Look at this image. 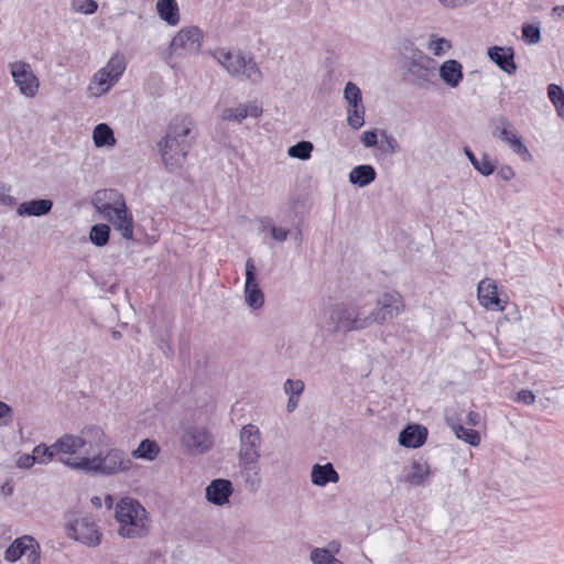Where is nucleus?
Returning <instances> with one entry per match:
<instances>
[{
    "label": "nucleus",
    "mask_w": 564,
    "mask_h": 564,
    "mask_svg": "<svg viewBox=\"0 0 564 564\" xmlns=\"http://www.w3.org/2000/svg\"><path fill=\"white\" fill-rule=\"evenodd\" d=\"M107 436L105 445L91 451L82 449L75 457L63 458V464L73 470L87 474L115 476L126 474L133 467L131 457L120 448L108 447Z\"/></svg>",
    "instance_id": "obj_1"
},
{
    "label": "nucleus",
    "mask_w": 564,
    "mask_h": 564,
    "mask_svg": "<svg viewBox=\"0 0 564 564\" xmlns=\"http://www.w3.org/2000/svg\"><path fill=\"white\" fill-rule=\"evenodd\" d=\"M107 442V434L97 425L85 426L78 435L64 434L51 446L40 444L33 448L36 464L46 465L55 456L63 464V458L75 457L82 449L91 451Z\"/></svg>",
    "instance_id": "obj_2"
},
{
    "label": "nucleus",
    "mask_w": 564,
    "mask_h": 564,
    "mask_svg": "<svg viewBox=\"0 0 564 564\" xmlns=\"http://www.w3.org/2000/svg\"><path fill=\"white\" fill-rule=\"evenodd\" d=\"M195 120L189 115L175 116L166 128L164 138L158 143L161 160L169 172L183 169L192 148Z\"/></svg>",
    "instance_id": "obj_3"
},
{
    "label": "nucleus",
    "mask_w": 564,
    "mask_h": 564,
    "mask_svg": "<svg viewBox=\"0 0 564 564\" xmlns=\"http://www.w3.org/2000/svg\"><path fill=\"white\" fill-rule=\"evenodd\" d=\"M117 534L127 540L143 539L151 531V518L145 507L131 497L120 498L115 506Z\"/></svg>",
    "instance_id": "obj_4"
},
{
    "label": "nucleus",
    "mask_w": 564,
    "mask_h": 564,
    "mask_svg": "<svg viewBox=\"0 0 564 564\" xmlns=\"http://www.w3.org/2000/svg\"><path fill=\"white\" fill-rule=\"evenodd\" d=\"M93 205L126 240L133 239V218L128 214L122 194L112 188L98 191L93 197Z\"/></svg>",
    "instance_id": "obj_5"
},
{
    "label": "nucleus",
    "mask_w": 564,
    "mask_h": 564,
    "mask_svg": "<svg viewBox=\"0 0 564 564\" xmlns=\"http://www.w3.org/2000/svg\"><path fill=\"white\" fill-rule=\"evenodd\" d=\"M126 68L124 55L121 53L113 54L107 64L94 74L87 87L88 94L93 97L107 94L119 82Z\"/></svg>",
    "instance_id": "obj_6"
},
{
    "label": "nucleus",
    "mask_w": 564,
    "mask_h": 564,
    "mask_svg": "<svg viewBox=\"0 0 564 564\" xmlns=\"http://www.w3.org/2000/svg\"><path fill=\"white\" fill-rule=\"evenodd\" d=\"M215 57L231 76L243 77L251 83H259L262 73L252 57L225 50L216 52Z\"/></svg>",
    "instance_id": "obj_7"
},
{
    "label": "nucleus",
    "mask_w": 564,
    "mask_h": 564,
    "mask_svg": "<svg viewBox=\"0 0 564 564\" xmlns=\"http://www.w3.org/2000/svg\"><path fill=\"white\" fill-rule=\"evenodd\" d=\"M490 128L492 135L508 144L512 152L518 154L523 161L528 162L532 160L529 149L508 118L503 116L494 118L490 122Z\"/></svg>",
    "instance_id": "obj_8"
},
{
    "label": "nucleus",
    "mask_w": 564,
    "mask_h": 564,
    "mask_svg": "<svg viewBox=\"0 0 564 564\" xmlns=\"http://www.w3.org/2000/svg\"><path fill=\"white\" fill-rule=\"evenodd\" d=\"M404 303L400 293L395 291L384 292L376 300V305L369 310L368 321L369 327L373 324H384L401 312H403Z\"/></svg>",
    "instance_id": "obj_9"
},
{
    "label": "nucleus",
    "mask_w": 564,
    "mask_h": 564,
    "mask_svg": "<svg viewBox=\"0 0 564 564\" xmlns=\"http://www.w3.org/2000/svg\"><path fill=\"white\" fill-rule=\"evenodd\" d=\"M204 33L197 26H185L181 29L170 43V55L176 57H188L197 55L203 44Z\"/></svg>",
    "instance_id": "obj_10"
},
{
    "label": "nucleus",
    "mask_w": 564,
    "mask_h": 564,
    "mask_svg": "<svg viewBox=\"0 0 564 564\" xmlns=\"http://www.w3.org/2000/svg\"><path fill=\"white\" fill-rule=\"evenodd\" d=\"M330 319L337 332L360 330L369 327L368 314L358 315V303L341 304L335 307Z\"/></svg>",
    "instance_id": "obj_11"
},
{
    "label": "nucleus",
    "mask_w": 564,
    "mask_h": 564,
    "mask_svg": "<svg viewBox=\"0 0 564 564\" xmlns=\"http://www.w3.org/2000/svg\"><path fill=\"white\" fill-rule=\"evenodd\" d=\"M181 443L193 454H204L214 445V437L210 432L199 424H185L182 429Z\"/></svg>",
    "instance_id": "obj_12"
},
{
    "label": "nucleus",
    "mask_w": 564,
    "mask_h": 564,
    "mask_svg": "<svg viewBox=\"0 0 564 564\" xmlns=\"http://www.w3.org/2000/svg\"><path fill=\"white\" fill-rule=\"evenodd\" d=\"M67 535L75 541L96 547L101 543L102 533L91 517L85 516L66 525Z\"/></svg>",
    "instance_id": "obj_13"
},
{
    "label": "nucleus",
    "mask_w": 564,
    "mask_h": 564,
    "mask_svg": "<svg viewBox=\"0 0 564 564\" xmlns=\"http://www.w3.org/2000/svg\"><path fill=\"white\" fill-rule=\"evenodd\" d=\"M262 447V433L252 423L245 424L239 431L238 459H260Z\"/></svg>",
    "instance_id": "obj_14"
},
{
    "label": "nucleus",
    "mask_w": 564,
    "mask_h": 564,
    "mask_svg": "<svg viewBox=\"0 0 564 564\" xmlns=\"http://www.w3.org/2000/svg\"><path fill=\"white\" fill-rule=\"evenodd\" d=\"M10 74L22 96L33 98L40 88V80L30 64L18 61L10 64Z\"/></svg>",
    "instance_id": "obj_15"
},
{
    "label": "nucleus",
    "mask_w": 564,
    "mask_h": 564,
    "mask_svg": "<svg viewBox=\"0 0 564 564\" xmlns=\"http://www.w3.org/2000/svg\"><path fill=\"white\" fill-rule=\"evenodd\" d=\"M23 555L26 556L30 564H40L41 562L40 545L31 535L17 538L6 550L4 560L13 563Z\"/></svg>",
    "instance_id": "obj_16"
},
{
    "label": "nucleus",
    "mask_w": 564,
    "mask_h": 564,
    "mask_svg": "<svg viewBox=\"0 0 564 564\" xmlns=\"http://www.w3.org/2000/svg\"><path fill=\"white\" fill-rule=\"evenodd\" d=\"M435 72V62L425 55L412 58L408 65L411 83L422 89H429L434 84Z\"/></svg>",
    "instance_id": "obj_17"
},
{
    "label": "nucleus",
    "mask_w": 564,
    "mask_h": 564,
    "mask_svg": "<svg viewBox=\"0 0 564 564\" xmlns=\"http://www.w3.org/2000/svg\"><path fill=\"white\" fill-rule=\"evenodd\" d=\"M243 293L246 304L249 307L253 310L262 307L264 303V294L259 288L257 267L252 258H248L246 261V282Z\"/></svg>",
    "instance_id": "obj_18"
},
{
    "label": "nucleus",
    "mask_w": 564,
    "mask_h": 564,
    "mask_svg": "<svg viewBox=\"0 0 564 564\" xmlns=\"http://www.w3.org/2000/svg\"><path fill=\"white\" fill-rule=\"evenodd\" d=\"M262 111V106L258 101H248L231 107H225L221 109L219 117L224 122L240 124L247 118H259Z\"/></svg>",
    "instance_id": "obj_19"
},
{
    "label": "nucleus",
    "mask_w": 564,
    "mask_h": 564,
    "mask_svg": "<svg viewBox=\"0 0 564 564\" xmlns=\"http://www.w3.org/2000/svg\"><path fill=\"white\" fill-rule=\"evenodd\" d=\"M477 295L480 305L488 311L502 312L506 308V302L498 295V286L491 279H484L478 283Z\"/></svg>",
    "instance_id": "obj_20"
},
{
    "label": "nucleus",
    "mask_w": 564,
    "mask_h": 564,
    "mask_svg": "<svg viewBox=\"0 0 564 564\" xmlns=\"http://www.w3.org/2000/svg\"><path fill=\"white\" fill-rule=\"evenodd\" d=\"M238 467L245 487L257 492L262 485L260 459H238Z\"/></svg>",
    "instance_id": "obj_21"
},
{
    "label": "nucleus",
    "mask_w": 564,
    "mask_h": 564,
    "mask_svg": "<svg viewBox=\"0 0 564 564\" xmlns=\"http://www.w3.org/2000/svg\"><path fill=\"white\" fill-rule=\"evenodd\" d=\"M232 492L234 487L230 480L217 478L206 487V499L215 506H224L229 501Z\"/></svg>",
    "instance_id": "obj_22"
},
{
    "label": "nucleus",
    "mask_w": 564,
    "mask_h": 564,
    "mask_svg": "<svg viewBox=\"0 0 564 564\" xmlns=\"http://www.w3.org/2000/svg\"><path fill=\"white\" fill-rule=\"evenodd\" d=\"M487 55L501 70L509 75L517 72V65L513 61V50L511 47L492 46L487 51Z\"/></svg>",
    "instance_id": "obj_23"
},
{
    "label": "nucleus",
    "mask_w": 564,
    "mask_h": 564,
    "mask_svg": "<svg viewBox=\"0 0 564 564\" xmlns=\"http://www.w3.org/2000/svg\"><path fill=\"white\" fill-rule=\"evenodd\" d=\"M438 75L448 88H457L464 79L463 65L456 59H447L441 64Z\"/></svg>",
    "instance_id": "obj_24"
},
{
    "label": "nucleus",
    "mask_w": 564,
    "mask_h": 564,
    "mask_svg": "<svg viewBox=\"0 0 564 564\" xmlns=\"http://www.w3.org/2000/svg\"><path fill=\"white\" fill-rule=\"evenodd\" d=\"M430 465L425 460H414L403 469V479L411 486H424L430 477Z\"/></svg>",
    "instance_id": "obj_25"
},
{
    "label": "nucleus",
    "mask_w": 564,
    "mask_h": 564,
    "mask_svg": "<svg viewBox=\"0 0 564 564\" xmlns=\"http://www.w3.org/2000/svg\"><path fill=\"white\" fill-rule=\"evenodd\" d=\"M427 437V430L421 425L413 424L406 426L399 434V443L408 448H417L422 446Z\"/></svg>",
    "instance_id": "obj_26"
},
{
    "label": "nucleus",
    "mask_w": 564,
    "mask_h": 564,
    "mask_svg": "<svg viewBox=\"0 0 564 564\" xmlns=\"http://www.w3.org/2000/svg\"><path fill=\"white\" fill-rule=\"evenodd\" d=\"M311 481L315 486L324 487L329 482H338L339 475L330 463L325 465L315 464L312 467Z\"/></svg>",
    "instance_id": "obj_27"
},
{
    "label": "nucleus",
    "mask_w": 564,
    "mask_h": 564,
    "mask_svg": "<svg viewBox=\"0 0 564 564\" xmlns=\"http://www.w3.org/2000/svg\"><path fill=\"white\" fill-rule=\"evenodd\" d=\"M53 202L51 199H32L19 204L17 214L21 217H40L51 212Z\"/></svg>",
    "instance_id": "obj_28"
},
{
    "label": "nucleus",
    "mask_w": 564,
    "mask_h": 564,
    "mask_svg": "<svg viewBox=\"0 0 564 564\" xmlns=\"http://www.w3.org/2000/svg\"><path fill=\"white\" fill-rule=\"evenodd\" d=\"M339 547L338 542H330L329 547H314L311 551L310 560L312 564H344L335 557V554L339 552Z\"/></svg>",
    "instance_id": "obj_29"
},
{
    "label": "nucleus",
    "mask_w": 564,
    "mask_h": 564,
    "mask_svg": "<svg viewBox=\"0 0 564 564\" xmlns=\"http://www.w3.org/2000/svg\"><path fill=\"white\" fill-rule=\"evenodd\" d=\"M377 177V172L372 165L361 164L355 166L348 175V180L352 185L366 187Z\"/></svg>",
    "instance_id": "obj_30"
},
{
    "label": "nucleus",
    "mask_w": 564,
    "mask_h": 564,
    "mask_svg": "<svg viewBox=\"0 0 564 564\" xmlns=\"http://www.w3.org/2000/svg\"><path fill=\"white\" fill-rule=\"evenodd\" d=\"M155 8L161 20L172 26L178 24L180 9L175 0H158Z\"/></svg>",
    "instance_id": "obj_31"
},
{
    "label": "nucleus",
    "mask_w": 564,
    "mask_h": 564,
    "mask_svg": "<svg viewBox=\"0 0 564 564\" xmlns=\"http://www.w3.org/2000/svg\"><path fill=\"white\" fill-rule=\"evenodd\" d=\"M93 141L97 148H112L117 142L112 129L107 123H98L94 128Z\"/></svg>",
    "instance_id": "obj_32"
},
{
    "label": "nucleus",
    "mask_w": 564,
    "mask_h": 564,
    "mask_svg": "<svg viewBox=\"0 0 564 564\" xmlns=\"http://www.w3.org/2000/svg\"><path fill=\"white\" fill-rule=\"evenodd\" d=\"M160 453L159 445L149 438L143 440L139 446L131 452V459L154 460Z\"/></svg>",
    "instance_id": "obj_33"
},
{
    "label": "nucleus",
    "mask_w": 564,
    "mask_h": 564,
    "mask_svg": "<svg viewBox=\"0 0 564 564\" xmlns=\"http://www.w3.org/2000/svg\"><path fill=\"white\" fill-rule=\"evenodd\" d=\"M259 230L265 231L269 230L273 240L278 242H283L286 240L289 235V229L284 227L275 226L272 220L268 217H263L259 219Z\"/></svg>",
    "instance_id": "obj_34"
},
{
    "label": "nucleus",
    "mask_w": 564,
    "mask_h": 564,
    "mask_svg": "<svg viewBox=\"0 0 564 564\" xmlns=\"http://www.w3.org/2000/svg\"><path fill=\"white\" fill-rule=\"evenodd\" d=\"M547 97L554 106L557 116L564 119V90L556 84H550L547 86Z\"/></svg>",
    "instance_id": "obj_35"
},
{
    "label": "nucleus",
    "mask_w": 564,
    "mask_h": 564,
    "mask_svg": "<svg viewBox=\"0 0 564 564\" xmlns=\"http://www.w3.org/2000/svg\"><path fill=\"white\" fill-rule=\"evenodd\" d=\"M452 42L445 37H440L436 34H431L426 48L435 56H442L452 50Z\"/></svg>",
    "instance_id": "obj_36"
},
{
    "label": "nucleus",
    "mask_w": 564,
    "mask_h": 564,
    "mask_svg": "<svg viewBox=\"0 0 564 564\" xmlns=\"http://www.w3.org/2000/svg\"><path fill=\"white\" fill-rule=\"evenodd\" d=\"M109 234L110 228L108 225L97 224L90 228L89 239L95 246L102 247L108 242Z\"/></svg>",
    "instance_id": "obj_37"
},
{
    "label": "nucleus",
    "mask_w": 564,
    "mask_h": 564,
    "mask_svg": "<svg viewBox=\"0 0 564 564\" xmlns=\"http://www.w3.org/2000/svg\"><path fill=\"white\" fill-rule=\"evenodd\" d=\"M452 430L457 438L463 440L471 446H478L480 443V435L473 429H466L463 425H452Z\"/></svg>",
    "instance_id": "obj_38"
},
{
    "label": "nucleus",
    "mask_w": 564,
    "mask_h": 564,
    "mask_svg": "<svg viewBox=\"0 0 564 564\" xmlns=\"http://www.w3.org/2000/svg\"><path fill=\"white\" fill-rule=\"evenodd\" d=\"M344 98L348 104V107L358 108V106H364L361 98V90L359 87L352 83L348 82L344 89Z\"/></svg>",
    "instance_id": "obj_39"
},
{
    "label": "nucleus",
    "mask_w": 564,
    "mask_h": 564,
    "mask_svg": "<svg viewBox=\"0 0 564 564\" xmlns=\"http://www.w3.org/2000/svg\"><path fill=\"white\" fill-rule=\"evenodd\" d=\"M313 144L310 141H300L292 145L288 150V154L291 158L300 160H308L313 152Z\"/></svg>",
    "instance_id": "obj_40"
},
{
    "label": "nucleus",
    "mask_w": 564,
    "mask_h": 564,
    "mask_svg": "<svg viewBox=\"0 0 564 564\" xmlns=\"http://www.w3.org/2000/svg\"><path fill=\"white\" fill-rule=\"evenodd\" d=\"M380 142L378 149L384 154H394L399 151V143L394 137L389 134L386 130H380Z\"/></svg>",
    "instance_id": "obj_41"
},
{
    "label": "nucleus",
    "mask_w": 564,
    "mask_h": 564,
    "mask_svg": "<svg viewBox=\"0 0 564 564\" xmlns=\"http://www.w3.org/2000/svg\"><path fill=\"white\" fill-rule=\"evenodd\" d=\"M347 122L351 129H360L365 124V106L347 107Z\"/></svg>",
    "instance_id": "obj_42"
},
{
    "label": "nucleus",
    "mask_w": 564,
    "mask_h": 564,
    "mask_svg": "<svg viewBox=\"0 0 564 564\" xmlns=\"http://www.w3.org/2000/svg\"><path fill=\"white\" fill-rule=\"evenodd\" d=\"M305 384L304 381L301 379H286L283 383V390L284 393L288 397H293L294 399H300L303 391H304Z\"/></svg>",
    "instance_id": "obj_43"
},
{
    "label": "nucleus",
    "mask_w": 564,
    "mask_h": 564,
    "mask_svg": "<svg viewBox=\"0 0 564 564\" xmlns=\"http://www.w3.org/2000/svg\"><path fill=\"white\" fill-rule=\"evenodd\" d=\"M522 39L529 45H534L541 40L540 28L534 24H524L522 26Z\"/></svg>",
    "instance_id": "obj_44"
},
{
    "label": "nucleus",
    "mask_w": 564,
    "mask_h": 564,
    "mask_svg": "<svg viewBox=\"0 0 564 564\" xmlns=\"http://www.w3.org/2000/svg\"><path fill=\"white\" fill-rule=\"evenodd\" d=\"M474 169L484 176H489L495 171V164L490 160L489 155L484 153L478 158L477 162H474Z\"/></svg>",
    "instance_id": "obj_45"
},
{
    "label": "nucleus",
    "mask_w": 564,
    "mask_h": 564,
    "mask_svg": "<svg viewBox=\"0 0 564 564\" xmlns=\"http://www.w3.org/2000/svg\"><path fill=\"white\" fill-rule=\"evenodd\" d=\"M378 137H380L378 130H367L361 133L360 142L367 149L378 147Z\"/></svg>",
    "instance_id": "obj_46"
},
{
    "label": "nucleus",
    "mask_w": 564,
    "mask_h": 564,
    "mask_svg": "<svg viewBox=\"0 0 564 564\" xmlns=\"http://www.w3.org/2000/svg\"><path fill=\"white\" fill-rule=\"evenodd\" d=\"M15 203V198L11 195V186L0 184V205L12 207Z\"/></svg>",
    "instance_id": "obj_47"
},
{
    "label": "nucleus",
    "mask_w": 564,
    "mask_h": 564,
    "mask_svg": "<svg viewBox=\"0 0 564 564\" xmlns=\"http://www.w3.org/2000/svg\"><path fill=\"white\" fill-rule=\"evenodd\" d=\"M13 417L12 408L3 401H0V426L10 424Z\"/></svg>",
    "instance_id": "obj_48"
},
{
    "label": "nucleus",
    "mask_w": 564,
    "mask_h": 564,
    "mask_svg": "<svg viewBox=\"0 0 564 564\" xmlns=\"http://www.w3.org/2000/svg\"><path fill=\"white\" fill-rule=\"evenodd\" d=\"M98 4L95 0H84L75 7L77 12L83 14H93L97 11Z\"/></svg>",
    "instance_id": "obj_49"
},
{
    "label": "nucleus",
    "mask_w": 564,
    "mask_h": 564,
    "mask_svg": "<svg viewBox=\"0 0 564 564\" xmlns=\"http://www.w3.org/2000/svg\"><path fill=\"white\" fill-rule=\"evenodd\" d=\"M437 1L443 8L449 9V10L463 8V7L469 6L474 2V0H437Z\"/></svg>",
    "instance_id": "obj_50"
},
{
    "label": "nucleus",
    "mask_w": 564,
    "mask_h": 564,
    "mask_svg": "<svg viewBox=\"0 0 564 564\" xmlns=\"http://www.w3.org/2000/svg\"><path fill=\"white\" fill-rule=\"evenodd\" d=\"M35 459H34V456H33V453L32 454H23L21 455L18 459H17V467L18 468H21V469H30L31 467H33L35 465Z\"/></svg>",
    "instance_id": "obj_51"
},
{
    "label": "nucleus",
    "mask_w": 564,
    "mask_h": 564,
    "mask_svg": "<svg viewBox=\"0 0 564 564\" xmlns=\"http://www.w3.org/2000/svg\"><path fill=\"white\" fill-rule=\"evenodd\" d=\"M514 400L520 403L530 405V404L534 403L535 395L533 394V392L531 390L523 389L517 393V397L514 398Z\"/></svg>",
    "instance_id": "obj_52"
},
{
    "label": "nucleus",
    "mask_w": 564,
    "mask_h": 564,
    "mask_svg": "<svg viewBox=\"0 0 564 564\" xmlns=\"http://www.w3.org/2000/svg\"><path fill=\"white\" fill-rule=\"evenodd\" d=\"M497 175L502 181L508 182L514 177L516 173H514V170L510 165L505 164L498 169Z\"/></svg>",
    "instance_id": "obj_53"
},
{
    "label": "nucleus",
    "mask_w": 564,
    "mask_h": 564,
    "mask_svg": "<svg viewBox=\"0 0 564 564\" xmlns=\"http://www.w3.org/2000/svg\"><path fill=\"white\" fill-rule=\"evenodd\" d=\"M479 421H480V415L478 413L473 412V411L468 412V414L466 416V423L468 425L476 426V425H478Z\"/></svg>",
    "instance_id": "obj_54"
},
{
    "label": "nucleus",
    "mask_w": 564,
    "mask_h": 564,
    "mask_svg": "<svg viewBox=\"0 0 564 564\" xmlns=\"http://www.w3.org/2000/svg\"><path fill=\"white\" fill-rule=\"evenodd\" d=\"M300 399H294L293 397H289L286 403V411L292 413L299 405Z\"/></svg>",
    "instance_id": "obj_55"
},
{
    "label": "nucleus",
    "mask_w": 564,
    "mask_h": 564,
    "mask_svg": "<svg viewBox=\"0 0 564 564\" xmlns=\"http://www.w3.org/2000/svg\"><path fill=\"white\" fill-rule=\"evenodd\" d=\"M464 153L467 156V159L469 160V162L471 163V165L474 166V162H477L478 158L468 148L464 149Z\"/></svg>",
    "instance_id": "obj_56"
},
{
    "label": "nucleus",
    "mask_w": 564,
    "mask_h": 564,
    "mask_svg": "<svg viewBox=\"0 0 564 564\" xmlns=\"http://www.w3.org/2000/svg\"><path fill=\"white\" fill-rule=\"evenodd\" d=\"M104 502H105V507H106L107 509H109V510H110V509H113V510H115V506H116V503L113 502V497H112L111 495H107V496L105 497V501H104Z\"/></svg>",
    "instance_id": "obj_57"
},
{
    "label": "nucleus",
    "mask_w": 564,
    "mask_h": 564,
    "mask_svg": "<svg viewBox=\"0 0 564 564\" xmlns=\"http://www.w3.org/2000/svg\"><path fill=\"white\" fill-rule=\"evenodd\" d=\"M552 15L562 18L564 15V6H556L552 9Z\"/></svg>",
    "instance_id": "obj_58"
},
{
    "label": "nucleus",
    "mask_w": 564,
    "mask_h": 564,
    "mask_svg": "<svg viewBox=\"0 0 564 564\" xmlns=\"http://www.w3.org/2000/svg\"><path fill=\"white\" fill-rule=\"evenodd\" d=\"M160 348L165 356L170 357L172 355V348L167 343L162 341Z\"/></svg>",
    "instance_id": "obj_59"
},
{
    "label": "nucleus",
    "mask_w": 564,
    "mask_h": 564,
    "mask_svg": "<svg viewBox=\"0 0 564 564\" xmlns=\"http://www.w3.org/2000/svg\"><path fill=\"white\" fill-rule=\"evenodd\" d=\"M368 312H369V310H366L365 303H358V315L359 316H365V315H367Z\"/></svg>",
    "instance_id": "obj_60"
},
{
    "label": "nucleus",
    "mask_w": 564,
    "mask_h": 564,
    "mask_svg": "<svg viewBox=\"0 0 564 564\" xmlns=\"http://www.w3.org/2000/svg\"><path fill=\"white\" fill-rule=\"evenodd\" d=\"M1 491H2L4 495H11V494H12V487H11L9 484H4V485L1 487Z\"/></svg>",
    "instance_id": "obj_61"
},
{
    "label": "nucleus",
    "mask_w": 564,
    "mask_h": 564,
    "mask_svg": "<svg viewBox=\"0 0 564 564\" xmlns=\"http://www.w3.org/2000/svg\"><path fill=\"white\" fill-rule=\"evenodd\" d=\"M90 501H91V505L97 508H100L102 505L101 499L99 497H93Z\"/></svg>",
    "instance_id": "obj_62"
},
{
    "label": "nucleus",
    "mask_w": 564,
    "mask_h": 564,
    "mask_svg": "<svg viewBox=\"0 0 564 564\" xmlns=\"http://www.w3.org/2000/svg\"><path fill=\"white\" fill-rule=\"evenodd\" d=\"M112 337L113 338H119L120 337V333L119 332H113L112 333Z\"/></svg>",
    "instance_id": "obj_63"
}]
</instances>
